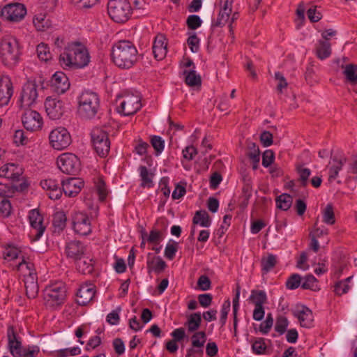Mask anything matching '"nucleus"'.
I'll use <instances>...</instances> for the list:
<instances>
[{
	"instance_id": "obj_1",
	"label": "nucleus",
	"mask_w": 357,
	"mask_h": 357,
	"mask_svg": "<svg viewBox=\"0 0 357 357\" xmlns=\"http://www.w3.org/2000/svg\"><path fill=\"white\" fill-rule=\"evenodd\" d=\"M90 61L87 49L80 43L68 45L59 56V63L65 68L75 67L82 68Z\"/></svg>"
},
{
	"instance_id": "obj_2",
	"label": "nucleus",
	"mask_w": 357,
	"mask_h": 357,
	"mask_svg": "<svg viewBox=\"0 0 357 357\" xmlns=\"http://www.w3.org/2000/svg\"><path fill=\"white\" fill-rule=\"evenodd\" d=\"M113 62L121 68H129L137 59V50L129 40H120L115 43L112 50Z\"/></svg>"
},
{
	"instance_id": "obj_3",
	"label": "nucleus",
	"mask_w": 357,
	"mask_h": 357,
	"mask_svg": "<svg viewBox=\"0 0 357 357\" xmlns=\"http://www.w3.org/2000/svg\"><path fill=\"white\" fill-rule=\"evenodd\" d=\"M22 54L18 40L12 35H6L0 40V57L3 64L9 68L17 65Z\"/></svg>"
},
{
	"instance_id": "obj_4",
	"label": "nucleus",
	"mask_w": 357,
	"mask_h": 357,
	"mask_svg": "<svg viewBox=\"0 0 357 357\" xmlns=\"http://www.w3.org/2000/svg\"><path fill=\"white\" fill-rule=\"evenodd\" d=\"M17 269L21 271H26L24 273V286L26 295L30 298H35L38 294V277L34 270V265L29 261H26L24 257L22 261L17 265Z\"/></svg>"
},
{
	"instance_id": "obj_5",
	"label": "nucleus",
	"mask_w": 357,
	"mask_h": 357,
	"mask_svg": "<svg viewBox=\"0 0 357 357\" xmlns=\"http://www.w3.org/2000/svg\"><path fill=\"white\" fill-rule=\"evenodd\" d=\"M99 107V98L94 92L85 91L79 97L78 112L84 118H93L97 114Z\"/></svg>"
},
{
	"instance_id": "obj_6",
	"label": "nucleus",
	"mask_w": 357,
	"mask_h": 357,
	"mask_svg": "<svg viewBox=\"0 0 357 357\" xmlns=\"http://www.w3.org/2000/svg\"><path fill=\"white\" fill-rule=\"evenodd\" d=\"M107 13L115 22L124 23L130 19L132 8L128 0H109Z\"/></svg>"
},
{
	"instance_id": "obj_7",
	"label": "nucleus",
	"mask_w": 357,
	"mask_h": 357,
	"mask_svg": "<svg viewBox=\"0 0 357 357\" xmlns=\"http://www.w3.org/2000/svg\"><path fill=\"white\" fill-rule=\"evenodd\" d=\"M66 286L61 281H57L46 287L43 292L45 305L50 307L61 305L66 300Z\"/></svg>"
},
{
	"instance_id": "obj_8",
	"label": "nucleus",
	"mask_w": 357,
	"mask_h": 357,
	"mask_svg": "<svg viewBox=\"0 0 357 357\" xmlns=\"http://www.w3.org/2000/svg\"><path fill=\"white\" fill-rule=\"evenodd\" d=\"M116 111L123 116H131L137 113L142 107L141 98L138 93H126L118 96Z\"/></svg>"
},
{
	"instance_id": "obj_9",
	"label": "nucleus",
	"mask_w": 357,
	"mask_h": 357,
	"mask_svg": "<svg viewBox=\"0 0 357 357\" xmlns=\"http://www.w3.org/2000/svg\"><path fill=\"white\" fill-rule=\"evenodd\" d=\"M91 142L96 152L100 157H105L110 149L108 134L100 128H95L91 132Z\"/></svg>"
},
{
	"instance_id": "obj_10",
	"label": "nucleus",
	"mask_w": 357,
	"mask_h": 357,
	"mask_svg": "<svg viewBox=\"0 0 357 357\" xmlns=\"http://www.w3.org/2000/svg\"><path fill=\"white\" fill-rule=\"evenodd\" d=\"M59 169L66 174H76L80 170V161L73 153H65L57 158Z\"/></svg>"
},
{
	"instance_id": "obj_11",
	"label": "nucleus",
	"mask_w": 357,
	"mask_h": 357,
	"mask_svg": "<svg viewBox=\"0 0 357 357\" xmlns=\"http://www.w3.org/2000/svg\"><path fill=\"white\" fill-rule=\"evenodd\" d=\"M49 139L52 147L56 150L66 149L72 142L69 132L63 127L52 130L49 135Z\"/></svg>"
},
{
	"instance_id": "obj_12",
	"label": "nucleus",
	"mask_w": 357,
	"mask_h": 357,
	"mask_svg": "<svg viewBox=\"0 0 357 357\" xmlns=\"http://www.w3.org/2000/svg\"><path fill=\"white\" fill-rule=\"evenodd\" d=\"M26 14V7L24 4L20 3L8 4L1 11V17L3 19L13 22L21 21Z\"/></svg>"
},
{
	"instance_id": "obj_13",
	"label": "nucleus",
	"mask_w": 357,
	"mask_h": 357,
	"mask_svg": "<svg viewBox=\"0 0 357 357\" xmlns=\"http://www.w3.org/2000/svg\"><path fill=\"white\" fill-rule=\"evenodd\" d=\"M22 121L24 127L29 131L34 132L40 130L43 121L40 114L31 109H27L22 116Z\"/></svg>"
},
{
	"instance_id": "obj_14",
	"label": "nucleus",
	"mask_w": 357,
	"mask_h": 357,
	"mask_svg": "<svg viewBox=\"0 0 357 357\" xmlns=\"http://www.w3.org/2000/svg\"><path fill=\"white\" fill-rule=\"evenodd\" d=\"M45 107L47 116L52 120L61 119L65 112L63 102L57 98H52V97H47L46 98Z\"/></svg>"
},
{
	"instance_id": "obj_15",
	"label": "nucleus",
	"mask_w": 357,
	"mask_h": 357,
	"mask_svg": "<svg viewBox=\"0 0 357 357\" xmlns=\"http://www.w3.org/2000/svg\"><path fill=\"white\" fill-rule=\"evenodd\" d=\"M73 227L77 234L82 236H86L91 231V221L88 215L82 212L75 213L73 217Z\"/></svg>"
},
{
	"instance_id": "obj_16",
	"label": "nucleus",
	"mask_w": 357,
	"mask_h": 357,
	"mask_svg": "<svg viewBox=\"0 0 357 357\" xmlns=\"http://www.w3.org/2000/svg\"><path fill=\"white\" fill-rule=\"evenodd\" d=\"M38 98L37 85L33 82H26L22 88L20 96L21 107H29L35 103Z\"/></svg>"
},
{
	"instance_id": "obj_17",
	"label": "nucleus",
	"mask_w": 357,
	"mask_h": 357,
	"mask_svg": "<svg viewBox=\"0 0 357 357\" xmlns=\"http://www.w3.org/2000/svg\"><path fill=\"white\" fill-rule=\"evenodd\" d=\"M30 225L33 229L32 235L33 241H38L43 236L46 227L43 225V218L39 213V211L33 209L30 211L29 215Z\"/></svg>"
},
{
	"instance_id": "obj_18",
	"label": "nucleus",
	"mask_w": 357,
	"mask_h": 357,
	"mask_svg": "<svg viewBox=\"0 0 357 357\" xmlns=\"http://www.w3.org/2000/svg\"><path fill=\"white\" fill-rule=\"evenodd\" d=\"M62 190L66 196L74 197L79 193L84 187V181L82 179L76 177L69 178L61 182Z\"/></svg>"
},
{
	"instance_id": "obj_19",
	"label": "nucleus",
	"mask_w": 357,
	"mask_h": 357,
	"mask_svg": "<svg viewBox=\"0 0 357 357\" xmlns=\"http://www.w3.org/2000/svg\"><path fill=\"white\" fill-rule=\"evenodd\" d=\"M51 87L58 94L64 93L70 87V82L66 75L61 72H56L52 77Z\"/></svg>"
},
{
	"instance_id": "obj_20",
	"label": "nucleus",
	"mask_w": 357,
	"mask_h": 357,
	"mask_svg": "<svg viewBox=\"0 0 357 357\" xmlns=\"http://www.w3.org/2000/svg\"><path fill=\"white\" fill-rule=\"evenodd\" d=\"M86 247L79 241L73 240L66 244L65 252L68 258L81 259L85 254Z\"/></svg>"
},
{
	"instance_id": "obj_21",
	"label": "nucleus",
	"mask_w": 357,
	"mask_h": 357,
	"mask_svg": "<svg viewBox=\"0 0 357 357\" xmlns=\"http://www.w3.org/2000/svg\"><path fill=\"white\" fill-rule=\"evenodd\" d=\"M13 94V87L10 79L7 76L1 77L0 78V105H8Z\"/></svg>"
},
{
	"instance_id": "obj_22",
	"label": "nucleus",
	"mask_w": 357,
	"mask_h": 357,
	"mask_svg": "<svg viewBox=\"0 0 357 357\" xmlns=\"http://www.w3.org/2000/svg\"><path fill=\"white\" fill-rule=\"evenodd\" d=\"M96 294L95 286L92 284H84L80 286L77 292V303L79 305H86L92 301Z\"/></svg>"
},
{
	"instance_id": "obj_23",
	"label": "nucleus",
	"mask_w": 357,
	"mask_h": 357,
	"mask_svg": "<svg viewBox=\"0 0 357 357\" xmlns=\"http://www.w3.org/2000/svg\"><path fill=\"white\" fill-rule=\"evenodd\" d=\"M293 315L296 317L302 327L310 328L314 321L312 310L306 306L303 305L301 309L293 312Z\"/></svg>"
},
{
	"instance_id": "obj_24",
	"label": "nucleus",
	"mask_w": 357,
	"mask_h": 357,
	"mask_svg": "<svg viewBox=\"0 0 357 357\" xmlns=\"http://www.w3.org/2000/svg\"><path fill=\"white\" fill-rule=\"evenodd\" d=\"M22 174V169L14 163H8L0 168V176L10 178L12 181H19Z\"/></svg>"
},
{
	"instance_id": "obj_25",
	"label": "nucleus",
	"mask_w": 357,
	"mask_h": 357,
	"mask_svg": "<svg viewBox=\"0 0 357 357\" xmlns=\"http://www.w3.org/2000/svg\"><path fill=\"white\" fill-rule=\"evenodd\" d=\"M165 40V36L160 34L155 37L153 42V53L155 59L158 61L163 59L167 54V47Z\"/></svg>"
},
{
	"instance_id": "obj_26",
	"label": "nucleus",
	"mask_w": 357,
	"mask_h": 357,
	"mask_svg": "<svg viewBox=\"0 0 357 357\" xmlns=\"http://www.w3.org/2000/svg\"><path fill=\"white\" fill-rule=\"evenodd\" d=\"M151 255V253L148 254V259L146 262L149 273L151 271H154L157 274L161 273L167 267L166 262L160 257L150 259Z\"/></svg>"
},
{
	"instance_id": "obj_27",
	"label": "nucleus",
	"mask_w": 357,
	"mask_h": 357,
	"mask_svg": "<svg viewBox=\"0 0 357 357\" xmlns=\"http://www.w3.org/2000/svg\"><path fill=\"white\" fill-rule=\"evenodd\" d=\"M333 164L329 168L328 181H332L335 180L338 176L339 172L342 169L343 165L347 161V158L344 155L340 157L335 155L332 158Z\"/></svg>"
},
{
	"instance_id": "obj_28",
	"label": "nucleus",
	"mask_w": 357,
	"mask_h": 357,
	"mask_svg": "<svg viewBox=\"0 0 357 357\" xmlns=\"http://www.w3.org/2000/svg\"><path fill=\"white\" fill-rule=\"evenodd\" d=\"M331 52V45L329 41L322 40L318 41L316 47V54L319 59L324 60L329 57Z\"/></svg>"
},
{
	"instance_id": "obj_29",
	"label": "nucleus",
	"mask_w": 357,
	"mask_h": 357,
	"mask_svg": "<svg viewBox=\"0 0 357 357\" xmlns=\"http://www.w3.org/2000/svg\"><path fill=\"white\" fill-rule=\"evenodd\" d=\"M77 269L84 275L90 274L93 271L92 259L89 257H82L81 259L75 260Z\"/></svg>"
},
{
	"instance_id": "obj_30",
	"label": "nucleus",
	"mask_w": 357,
	"mask_h": 357,
	"mask_svg": "<svg viewBox=\"0 0 357 357\" xmlns=\"http://www.w3.org/2000/svg\"><path fill=\"white\" fill-rule=\"evenodd\" d=\"M249 301L255 307L263 306L267 303L266 293L264 290L253 289L251 291Z\"/></svg>"
},
{
	"instance_id": "obj_31",
	"label": "nucleus",
	"mask_w": 357,
	"mask_h": 357,
	"mask_svg": "<svg viewBox=\"0 0 357 357\" xmlns=\"http://www.w3.org/2000/svg\"><path fill=\"white\" fill-rule=\"evenodd\" d=\"M67 218L63 211H58L53 215L52 225L54 232L62 231L66 226Z\"/></svg>"
},
{
	"instance_id": "obj_32",
	"label": "nucleus",
	"mask_w": 357,
	"mask_h": 357,
	"mask_svg": "<svg viewBox=\"0 0 357 357\" xmlns=\"http://www.w3.org/2000/svg\"><path fill=\"white\" fill-rule=\"evenodd\" d=\"M211 223V220L206 211L199 210L196 211L192 218V225H200L202 227H208Z\"/></svg>"
},
{
	"instance_id": "obj_33",
	"label": "nucleus",
	"mask_w": 357,
	"mask_h": 357,
	"mask_svg": "<svg viewBox=\"0 0 357 357\" xmlns=\"http://www.w3.org/2000/svg\"><path fill=\"white\" fill-rule=\"evenodd\" d=\"M183 75H185V82L190 86H197L202 84V79L199 75L196 73L194 69L184 70Z\"/></svg>"
},
{
	"instance_id": "obj_34",
	"label": "nucleus",
	"mask_w": 357,
	"mask_h": 357,
	"mask_svg": "<svg viewBox=\"0 0 357 357\" xmlns=\"http://www.w3.org/2000/svg\"><path fill=\"white\" fill-rule=\"evenodd\" d=\"M202 317L200 312L191 314L185 323L188 332H195L200 327Z\"/></svg>"
},
{
	"instance_id": "obj_35",
	"label": "nucleus",
	"mask_w": 357,
	"mask_h": 357,
	"mask_svg": "<svg viewBox=\"0 0 357 357\" xmlns=\"http://www.w3.org/2000/svg\"><path fill=\"white\" fill-rule=\"evenodd\" d=\"M275 202L278 208L287 211L292 205L293 197L289 194L283 193L277 197Z\"/></svg>"
},
{
	"instance_id": "obj_36",
	"label": "nucleus",
	"mask_w": 357,
	"mask_h": 357,
	"mask_svg": "<svg viewBox=\"0 0 357 357\" xmlns=\"http://www.w3.org/2000/svg\"><path fill=\"white\" fill-rule=\"evenodd\" d=\"M139 176L142 179L141 186L151 188L153 186V174L149 172L145 166L141 165L139 167Z\"/></svg>"
},
{
	"instance_id": "obj_37",
	"label": "nucleus",
	"mask_w": 357,
	"mask_h": 357,
	"mask_svg": "<svg viewBox=\"0 0 357 357\" xmlns=\"http://www.w3.org/2000/svg\"><path fill=\"white\" fill-rule=\"evenodd\" d=\"M343 74L349 83L352 84H357V65L352 63L346 65Z\"/></svg>"
},
{
	"instance_id": "obj_38",
	"label": "nucleus",
	"mask_w": 357,
	"mask_h": 357,
	"mask_svg": "<svg viewBox=\"0 0 357 357\" xmlns=\"http://www.w3.org/2000/svg\"><path fill=\"white\" fill-rule=\"evenodd\" d=\"M252 352L257 355L264 354L267 346L265 343V339L263 337H255L251 340Z\"/></svg>"
},
{
	"instance_id": "obj_39",
	"label": "nucleus",
	"mask_w": 357,
	"mask_h": 357,
	"mask_svg": "<svg viewBox=\"0 0 357 357\" xmlns=\"http://www.w3.org/2000/svg\"><path fill=\"white\" fill-rule=\"evenodd\" d=\"M206 334L204 331L195 332L191 336V344L193 347L202 348L206 342Z\"/></svg>"
},
{
	"instance_id": "obj_40",
	"label": "nucleus",
	"mask_w": 357,
	"mask_h": 357,
	"mask_svg": "<svg viewBox=\"0 0 357 357\" xmlns=\"http://www.w3.org/2000/svg\"><path fill=\"white\" fill-rule=\"evenodd\" d=\"M132 13L135 12L137 16L146 15L149 13V4L145 0H133Z\"/></svg>"
},
{
	"instance_id": "obj_41",
	"label": "nucleus",
	"mask_w": 357,
	"mask_h": 357,
	"mask_svg": "<svg viewBox=\"0 0 357 357\" xmlns=\"http://www.w3.org/2000/svg\"><path fill=\"white\" fill-rule=\"evenodd\" d=\"M3 255L4 258L7 260H13L17 258H21L22 260L24 257L26 261H28L22 254V251L17 248L13 246H8L6 248L3 252Z\"/></svg>"
},
{
	"instance_id": "obj_42",
	"label": "nucleus",
	"mask_w": 357,
	"mask_h": 357,
	"mask_svg": "<svg viewBox=\"0 0 357 357\" xmlns=\"http://www.w3.org/2000/svg\"><path fill=\"white\" fill-rule=\"evenodd\" d=\"M276 257L273 254H268L267 257L262 258L261 261V270L264 273L271 271L276 265Z\"/></svg>"
},
{
	"instance_id": "obj_43",
	"label": "nucleus",
	"mask_w": 357,
	"mask_h": 357,
	"mask_svg": "<svg viewBox=\"0 0 357 357\" xmlns=\"http://www.w3.org/2000/svg\"><path fill=\"white\" fill-rule=\"evenodd\" d=\"M289 324V320L286 317L280 315L276 318L274 328L275 331L278 333L279 335H282L287 331Z\"/></svg>"
},
{
	"instance_id": "obj_44",
	"label": "nucleus",
	"mask_w": 357,
	"mask_h": 357,
	"mask_svg": "<svg viewBox=\"0 0 357 357\" xmlns=\"http://www.w3.org/2000/svg\"><path fill=\"white\" fill-rule=\"evenodd\" d=\"M323 222L330 225L335 222L333 206L331 204H327L323 211Z\"/></svg>"
},
{
	"instance_id": "obj_45",
	"label": "nucleus",
	"mask_w": 357,
	"mask_h": 357,
	"mask_svg": "<svg viewBox=\"0 0 357 357\" xmlns=\"http://www.w3.org/2000/svg\"><path fill=\"white\" fill-rule=\"evenodd\" d=\"M11 204L9 199L3 195H0V214L3 217H8L11 213Z\"/></svg>"
},
{
	"instance_id": "obj_46",
	"label": "nucleus",
	"mask_w": 357,
	"mask_h": 357,
	"mask_svg": "<svg viewBox=\"0 0 357 357\" xmlns=\"http://www.w3.org/2000/svg\"><path fill=\"white\" fill-rule=\"evenodd\" d=\"M317 280L312 274L305 275L303 278V282L301 284V288L303 289H310L316 291L317 289Z\"/></svg>"
},
{
	"instance_id": "obj_47",
	"label": "nucleus",
	"mask_w": 357,
	"mask_h": 357,
	"mask_svg": "<svg viewBox=\"0 0 357 357\" xmlns=\"http://www.w3.org/2000/svg\"><path fill=\"white\" fill-rule=\"evenodd\" d=\"M151 144L155 151V155H160L165 148V141L161 137L158 135H153L151 137Z\"/></svg>"
},
{
	"instance_id": "obj_48",
	"label": "nucleus",
	"mask_w": 357,
	"mask_h": 357,
	"mask_svg": "<svg viewBox=\"0 0 357 357\" xmlns=\"http://www.w3.org/2000/svg\"><path fill=\"white\" fill-rule=\"evenodd\" d=\"M36 50L38 58L42 61H47L52 58L50 48L47 45L44 43L38 45Z\"/></svg>"
},
{
	"instance_id": "obj_49",
	"label": "nucleus",
	"mask_w": 357,
	"mask_h": 357,
	"mask_svg": "<svg viewBox=\"0 0 357 357\" xmlns=\"http://www.w3.org/2000/svg\"><path fill=\"white\" fill-rule=\"evenodd\" d=\"M297 172L299 175V180L301 182L302 186H306L308 182V178L311 174V171L308 168H305L303 165H301L296 167Z\"/></svg>"
},
{
	"instance_id": "obj_50",
	"label": "nucleus",
	"mask_w": 357,
	"mask_h": 357,
	"mask_svg": "<svg viewBox=\"0 0 357 357\" xmlns=\"http://www.w3.org/2000/svg\"><path fill=\"white\" fill-rule=\"evenodd\" d=\"M302 278L300 275L297 273L292 274L286 282V287L289 289H296L300 285L301 286Z\"/></svg>"
},
{
	"instance_id": "obj_51",
	"label": "nucleus",
	"mask_w": 357,
	"mask_h": 357,
	"mask_svg": "<svg viewBox=\"0 0 357 357\" xmlns=\"http://www.w3.org/2000/svg\"><path fill=\"white\" fill-rule=\"evenodd\" d=\"M199 38L197 37L195 33H193L189 36L188 38L187 39V44L192 52H198L199 50Z\"/></svg>"
},
{
	"instance_id": "obj_52",
	"label": "nucleus",
	"mask_w": 357,
	"mask_h": 357,
	"mask_svg": "<svg viewBox=\"0 0 357 357\" xmlns=\"http://www.w3.org/2000/svg\"><path fill=\"white\" fill-rule=\"evenodd\" d=\"M248 149L249 151L247 153V156L250 160H257V159H260V150L256 143H249Z\"/></svg>"
},
{
	"instance_id": "obj_53",
	"label": "nucleus",
	"mask_w": 357,
	"mask_h": 357,
	"mask_svg": "<svg viewBox=\"0 0 357 357\" xmlns=\"http://www.w3.org/2000/svg\"><path fill=\"white\" fill-rule=\"evenodd\" d=\"M273 324V318L271 313H268L266 316L265 321H264L259 326V331L262 334H267Z\"/></svg>"
},
{
	"instance_id": "obj_54",
	"label": "nucleus",
	"mask_w": 357,
	"mask_h": 357,
	"mask_svg": "<svg viewBox=\"0 0 357 357\" xmlns=\"http://www.w3.org/2000/svg\"><path fill=\"white\" fill-rule=\"evenodd\" d=\"M40 354V348L37 345L28 346L24 348L22 351V356L20 357H38Z\"/></svg>"
},
{
	"instance_id": "obj_55",
	"label": "nucleus",
	"mask_w": 357,
	"mask_h": 357,
	"mask_svg": "<svg viewBox=\"0 0 357 357\" xmlns=\"http://www.w3.org/2000/svg\"><path fill=\"white\" fill-rule=\"evenodd\" d=\"M177 250L178 243L176 242L169 243L165 249V257L169 260H172L175 257Z\"/></svg>"
},
{
	"instance_id": "obj_56",
	"label": "nucleus",
	"mask_w": 357,
	"mask_h": 357,
	"mask_svg": "<svg viewBox=\"0 0 357 357\" xmlns=\"http://www.w3.org/2000/svg\"><path fill=\"white\" fill-rule=\"evenodd\" d=\"M252 182L250 178H244V185L242 188V199L249 200L252 196Z\"/></svg>"
},
{
	"instance_id": "obj_57",
	"label": "nucleus",
	"mask_w": 357,
	"mask_h": 357,
	"mask_svg": "<svg viewBox=\"0 0 357 357\" xmlns=\"http://www.w3.org/2000/svg\"><path fill=\"white\" fill-rule=\"evenodd\" d=\"M230 306L231 304L229 299L225 301L222 305L220 318V323L221 324V326H225V324H226L227 315L230 310Z\"/></svg>"
},
{
	"instance_id": "obj_58",
	"label": "nucleus",
	"mask_w": 357,
	"mask_h": 357,
	"mask_svg": "<svg viewBox=\"0 0 357 357\" xmlns=\"http://www.w3.org/2000/svg\"><path fill=\"white\" fill-rule=\"evenodd\" d=\"M188 27L190 29L195 30L199 28L202 23V21L199 16L197 15H191L188 16L187 21H186Z\"/></svg>"
},
{
	"instance_id": "obj_59",
	"label": "nucleus",
	"mask_w": 357,
	"mask_h": 357,
	"mask_svg": "<svg viewBox=\"0 0 357 357\" xmlns=\"http://www.w3.org/2000/svg\"><path fill=\"white\" fill-rule=\"evenodd\" d=\"M33 22L38 31H44L46 27L49 26L45 16L42 14L35 16Z\"/></svg>"
},
{
	"instance_id": "obj_60",
	"label": "nucleus",
	"mask_w": 357,
	"mask_h": 357,
	"mask_svg": "<svg viewBox=\"0 0 357 357\" xmlns=\"http://www.w3.org/2000/svg\"><path fill=\"white\" fill-rule=\"evenodd\" d=\"M231 12H228L223 10H220L216 22L213 24L215 26H222L228 21Z\"/></svg>"
},
{
	"instance_id": "obj_61",
	"label": "nucleus",
	"mask_w": 357,
	"mask_h": 357,
	"mask_svg": "<svg viewBox=\"0 0 357 357\" xmlns=\"http://www.w3.org/2000/svg\"><path fill=\"white\" fill-rule=\"evenodd\" d=\"M10 353L13 357H20L22 356V341L15 342L8 345Z\"/></svg>"
},
{
	"instance_id": "obj_62",
	"label": "nucleus",
	"mask_w": 357,
	"mask_h": 357,
	"mask_svg": "<svg viewBox=\"0 0 357 357\" xmlns=\"http://www.w3.org/2000/svg\"><path fill=\"white\" fill-rule=\"evenodd\" d=\"M96 186L99 196V199L101 202L105 201L107 195V190L105 186V183L102 179H99L96 183Z\"/></svg>"
},
{
	"instance_id": "obj_63",
	"label": "nucleus",
	"mask_w": 357,
	"mask_h": 357,
	"mask_svg": "<svg viewBox=\"0 0 357 357\" xmlns=\"http://www.w3.org/2000/svg\"><path fill=\"white\" fill-rule=\"evenodd\" d=\"M275 154L272 150H266L262 154V165L264 167H269L274 161Z\"/></svg>"
},
{
	"instance_id": "obj_64",
	"label": "nucleus",
	"mask_w": 357,
	"mask_h": 357,
	"mask_svg": "<svg viewBox=\"0 0 357 357\" xmlns=\"http://www.w3.org/2000/svg\"><path fill=\"white\" fill-rule=\"evenodd\" d=\"M13 140L14 142L17 145H24L27 144L29 139L25 135V133L22 130H17L14 134Z\"/></svg>"
}]
</instances>
